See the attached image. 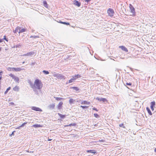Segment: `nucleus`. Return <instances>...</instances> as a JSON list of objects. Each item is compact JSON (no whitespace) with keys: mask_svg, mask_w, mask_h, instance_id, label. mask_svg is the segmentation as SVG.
Segmentation results:
<instances>
[{"mask_svg":"<svg viewBox=\"0 0 156 156\" xmlns=\"http://www.w3.org/2000/svg\"><path fill=\"white\" fill-rule=\"evenodd\" d=\"M22 69L21 68L17 67V68H12V71H15L16 72L20 71Z\"/></svg>","mask_w":156,"mask_h":156,"instance_id":"nucleus-8","label":"nucleus"},{"mask_svg":"<svg viewBox=\"0 0 156 156\" xmlns=\"http://www.w3.org/2000/svg\"><path fill=\"white\" fill-rule=\"evenodd\" d=\"M27 122H24L23 123L21 126H19L16 129H20V127H23L24 126V125L27 124Z\"/></svg>","mask_w":156,"mask_h":156,"instance_id":"nucleus-21","label":"nucleus"},{"mask_svg":"<svg viewBox=\"0 0 156 156\" xmlns=\"http://www.w3.org/2000/svg\"><path fill=\"white\" fill-rule=\"evenodd\" d=\"M9 76L10 77H12V79H13V78H14V77H15V76L14 74H12V73H10V74H9Z\"/></svg>","mask_w":156,"mask_h":156,"instance_id":"nucleus-30","label":"nucleus"},{"mask_svg":"<svg viewBox=\"0 0 156 156\" xmlns=\"http://www.w3.org/2000/svg\"><path fill=\"white\" fill-rule=\"evenodd\" d=\"M31 109L32 110H35L37 111H38V112H42V110L40 109V108L36 107H32L31 108Z\"/></svg>","mask_w":156,"mask_h":156,"instance_id":"nucleus-7","label":"nucleus"},{"mask_svg":"<svg viewBox=\"0 0 156 156\" xmlns=\"http://www.w3.org/2000/svg\"><path fill=\"white\" fill-rule=\"evenodd\" d=\"M21 28L19 27H17L14 31V32L15 33H16L18 32L19 34V31L20 30Z\"/></svg>","mask_w":156,"mask_h":156,"instance_id":"nucleus-11","label":"nucleus"},{"mask_svg":"<svg viewBox=\"0 0 156 156\" xmlns=\"http://www.w3.org/2000/svg\"><path fill=\"white\" fill-rule=\"evenodd\" d=\"M11 89V87H8L7 89H6V90L5 92V94H6L7 92H8V91L9 90Z\"/></svg>","mask_w":156,"mask_h":156,"instance_id":"nucleus-28","label":"nucleus"},{"mask_svg":"<svg viewBox=\"0 0 156 156\" xmlns=\"http://www.w3.org/2000/svg\"><path fill=\"white\" fill-rule=\"evenodd\" d=\"M60 76L62 78H63V77H64V76H62V75H61V76Z\"/></svg>","mask_w":156,"mask_h":156,"instance_id":"nucleus-47","label":"nucleus"},{"mask_svg":"<svg viewBox=\"0 0 156 156\" xmlns=\"http://www.w3.org/2000/svg\"><path fill=\"white\" fill-rule=\"evenodd\" d=\"M81 104L82 105H89L90 104V102L86 101H83L81 102Z\"/></svg>","mask_w":156,"mask_h":156,"instance_id":"nucleus-12","label":"nucleus"},{"mask_svg":"<svg viewBox=\"0 0 156 156\" xmlns=\"http://www.w3.org/2000/svg\"><path fill=\"white\" fill-rule=\"evenodd\" d=\"M76 123H71V124H69V125H64V127H67V126H76Z\"/></svg>","mask_w":156,"mask_h":156,"instance_id":"nucleus-14","label":"nucleus"},{"mask_svg":"<svg viewBox=\"0 0 156 156\" xmlns=\"http://www.w3.org/2000/svg\"><path fill=\"white\" fill-rule=\"evenodd\" d=\"M119 126L120 127H122L124 128H125V127L124 126V124L123 123H121V124H120L119 125Z\"/></svg>","mask_w":156,"mask_h":156,"instance_id":"nucleus-33","label":"nucleus"},{"mask_svg":"<svg viewBox=\"0 0 156 156\" xmlns=\"http://www.w3.org/2000/svg\"><path fill=\"white\" fill-rule=\"evenodd\" d=\"M80 107H81L82 108L84 109V108H88V106H80Z\"/></svg>","mask_w":156,"mask_h":156,"instance_id":"nucleus-32","label":"nucleus"},{"mask_svg":"<svg viewBox=\"0 0 156 156\" xmlns=\"http://www.w3.org/2000/svg\"><path fill=\"white\" fill-rule=\"evenodd\" d=\"M1 48L0 47V51H1Z\"/></svg>","mask_w":156,"mask_h":156,"instance_id":"nucleus-50","label":"nucleus"},{"mask_svg":"<svg viewBox=\"0 0 156 156\" xmlns=\"http://www.w3.org/2000/svg\"><path fill=\"white\" fill-rule=\"evenodd\" d=\"M129 7L130 10V12L132 13V14L130 15L133 16H135L136 15L135 9L133 5L130 4L129 5Z\"/></svg>","mask_w":156,"mask_h":156,"instance_id":"nucleus-3","label":"nucleus"},{"mask_svg":"<svg viewBox=\"0 0 156 156\" xmlns=\"http://www.w3.org/2000/svg\"><path fill=\"white\" fill-rule=\"evenodd\" d=\"M94 116L96 118H98L99 117L98 115L97 114H94Z\"/></svg>","mask_w":156,"mask_h":156,"instance_id":"nucleus-34","label":"nucleus"},{"mask_svg":"<svg viewBox=\"0 0 156 156\" xmlns=\"http://www.w3.org/2000/svg\"><path fill=\"white\" fill-rule=\"evenodd\" d=\"M63 104V103L62 101H60L59 103L57 105V108L58 109H61L62 107Z\"/></svg>","mask_w":156,"mask_h":156,"instance_id":"nucleus-6","label":"nucleus"},{"mask_svg":"<svg viewBox=\"0 0 156 156\" xmlns=\"http://www.w3.org/2000/svg\"><path fill=\"white\" fill-rule=\"evenodd\" d=\"M9 105H14V103L13 102H11L10 103H9Z\"/></svg>","mask_w":156,"mask_h":156,"instance_id":"nucleus-40","label":"nucleus"},{"mask_svg":"<svg viewBox=\"0 0 156 156\" xmlns=\"http://www.w3.org/2000/svg\"><path fill=\"white\" fill-rule=\"evenodd\" d=\"M12 68H13L9 67L8 68L7 70L9 71H12Z\"/></svg>","mask_w":156,"mask_h":156,"instance_id":"nucleus-35","label":"nucleus"},{"mask_svg":"<svg viewBox=\"0 0 156 156\" xmlns=\"http://www.w3.org/2000/svg\"><path fill=\"white\" fill-rule=\"evenodd\" d=\"M43 3L44 6L46 8H48V5L47 2L46 1H44Z\"/></svg>","mask_w":156,"mask_h":156,"instance_id":"nucleus-20","label":"nucleus"},{"mask_svg":"<svg viewBox=\"0 0 156 156\" xmlns=\"http://www.w3.org/2000/svg\"><path fill=\"white\" fill-rule=\"evenodd\" d=\"M99 142H103L104 141V140H99Z\"/></svg>","mask_w":156,"mask_h":156,"instance_id":"nucleus-43","label":"nucleus"},{"mask_svg":"<svg viewBox=\"0 0 156 156\" xmlns=\"http://www.w3.org/2000/svg\"><path fill=\"white\" fill-rule=\"evenodd\" d=\"M2 42V39H0V43Z\"/></svg>","mask_w":156,"mask_h":156,"instance_id":"nucleus-45","label":"nucleus"},{"mask_svg":"<svg viewBox=\"0 0 156 156\" xmlns=\"http://www.w3.org/2000/svg\"><path fill=\"white\" fill-rule=\"evenodd\" d=\"M72 88L76 90V91H78L79 90V89L77 87H72Z\"/></svg>","mask_w":156,"mask_h":156,"instance_id":"nucleus-29","label":"nucleus"},{"mask_svg":"<svg viewBox=\"0 0 156 156\" xmlns=\"http://www.w3.org/2000/svg\"><path fill=\"white\" fill-rule=\"evenodd\" d=\"M27 30V29L26 28H22L19 31V34L25 32Z\"/></svg>","mask_w":156,"mask_h":156,"instance_id":"nucleus-17","label":"nucleus"},{"mask_svg":"<svg viewBox=\"0 0 156 156\" xmlns=\"http://www.w3.org/2000/svg\"><path fill=\"white\" fill-rule=\"evenodd\" d=\"M93 109L94 110H95L97 112H98V109L96 108H93Z\"/></svg>","mask_w":156,"mask_h":156,"instance_id":"nucleus-39","label":"nucleus"},{"mask_svg":"<svg viewBox=\"0 0 156 156\" xmlns=\"http://www.w3.org/2000/svg\"><path fill=\"white\" fill-rule=\"evenodd\" d=\"M14 91H18L19 90V87L18 86H16L13 88Z\"/></svg>","mask_w":156,"mask_h":156,"instance_id":"nucleus-19","label":"nucleus"},{"mask_svg":"<svg viewBox=\"0 0 156 156\" xmlns=\"http://www.w3.org/2000/svg\"><path fill=\"white\" fill-rule=\"evenodd\" d=\"M65 25H69L70 24H69V23H65Z\"/></svg>","mask_w":156,"mask_h":156,"instance_id":"nucleus-41","label":"nucleus"},{"mask_svg":"<svg viewBox=\"0 0 156 156\" xmlns=\"http://www.w3.org/2000/svg\"><path fill=\"white\" fill-rule=\"evenodd\" d=\"M66 22H63L62 23V24H65V23Z\"/></svg>","mask_w":156,"mask_h":156,"instance_id":"nucleus-46","label":"nucleus"},{"mask_svg":"<svg viewBox=\"0 0 156 156\" xmlns=\"http://www.w3.org/2000/svg\"><path fill=\"white\" fill-rule=\"evenodd\" d=\"M80 77L81 76L78 74L76 75L72 76V78L69 80V83H71L74 82L76 79L78 78H80Z\"/></svg>","mask_w":156,"mask_h":156,"instance_id":"nucleus-2","label":"nucleus"},{"mask_svg":"<svg viewBox=\"0 0 156 156\" xmlns=\"http://www.w3.org/2000/svg\"><path fill=\"white\" fill-rule=\"evenodd\" d=\"M3 39L5 40L6 41H8V39L6 38V36L5 35L4 36V38H3Z\"/></svg>","mask_w":156,"mask_h":156,"instance_id":"nucleus-38","label":"nucleus"},{"mask_svg":"<svg viewBox=\"0 0 156 156\" xmlns=\"http://www.w3.org/2000/svg\"><path fill=\"white\" fill-rule=\"evenodd\" d=\"M146 110H147V112L148 113V114L151 115H152V112H151V110H150V109L148 107H147L146 108Z\"/></svg>","mask_w":156,"mask_h":156,"instance_id":"nucleus-16","label":"nucleus"},{"mask_svg":"<svg viewBox=\"0 0 156 156\" xmlns=\"http://www.w3.org/2000/svg\"><path fill=\"white\" fill-rule=\"evenodd\" d=\"M54 98L57 101H60V100H62L63 99L62 98H58V97H54Z\"/></svg>","mask_w":156,"mask_h":156,"instance_id":"nucleus-27","label":"nucleus"},{"mask_svg":"<svg viewBox=\"0 0 156 156\" xmlns=\"http://www.w3.org/2000/svg\"><path fill=\"white\" fill-rule=\"evenodd\" d=\"M34 54V53L33 52H29L27 54V56H31L33 55Z\"/></svg>","mask_w":156,"mask_h":156,"instance_id":"nucleus-26","label":"nucleus"},{"mask_svg":"<svg viewBox=\"0 0 156 156\" xmlns=\"http://www.w3.org/2000/svg\"><path fill=\"white\" fill-rule=\"evenodd\" d=\"M58 115L60 116V117L62 118H64L65 117V115H62L59 113H58Z\"/></svg>","mask_w":156,"mask_h":156,"instance_id":"nucleus-24","label":"nucleus"},{"mask_svg":"<svg viewBox=\"0 0 156 156\" xmlns=\"http://www.w3.org/2000/svg\"><path fill=\"white\" fill-rule=\"evenodd\" d=\"M74 4L76 5H77L78 7H80V3H79L78 1L75 0L74 1Z\"/></svg>","mask_w":156,"mask_h":156,"instance_id":"nucleus-13","label":"nucleus"},{"mask_svg":"<svg viewBox=\"0 0 156 156\" xmlns=\"http://www.w3.org/2000/svg\"><path fill=\"white\" fill-rule=\"evenodd\" d=\"M96 99L99 101L105 102L107 101V100L105 98H97Z\"/></svg>","mask_w":156,"mask_h":156,"instance_id":"nucleus-9","label":"nucleus"},{"mask_svg":"<svg viewBox=\"0 0 156 156\" xmlns=\"http://www.w3.org/2000/svg\"><path fill=\"white\" fill-rule=\"evenodd\" d=\"M52 140L51 139H48V141H51V140Z\"/></svg>","mask_w":156,"mask_h":156,"instance_id":"nucleus-48","label":"nucleus"},{"mask_svg":"<svg viewBox=\"0 0 156 156\" xmlns=\"http://www.w3.org/2000/svg\"><path fill=\"white\" fill-rule=\"evenodd\" d=\"M75 100L73 98H70L69 100V103L70 104H72L73 103Z\"/></svg>","mask_w":156,"mask_h":156,"instance_id":"nucleus-18","label":"nucleus"},{"mask_svg":"<svg viewBox=\"0 0 156 156\" xmlns=\"http://www.w3.org/2000/svg\"><path fill=\"white\" fill-rule=\"evenodd\" d=\"M43 72L45 74H48L49 73L48 71L46 70H43Z\"/></svg>","mask_w":156,"mask_h":156,"instance_id":"nucleus-31","label":"nucleus"},{"mask_svg":"<svg viewBox=\"0 0 156 156\" xmlns=\"http://www.w3.org/2000/svg\"><path fill=\"white\" fill-rule=\"evenodd\" d=\"M107 13L109 16H113L114 14V12L112 9L109 8L107 11Z\"/></svg>","mask_w":156,"mask_h":156,"instance_id":"nucleus-4","label":"nucleus"},{"mask_svg":"<svg viewBox=\"0 0 156 156\" xmlns=\"http://www.w3.org/2000/svg\"><path fill=\"white\" fill-rule=\"evenodd\" d=\"M119 48H121L122 50H123L126 52H127L128 51V50L127 49V48L124 46H119Z\"/></svg>","mask_w":156,"mask_h":156,"instance_id":"nucleus-10","label":"nucleus"},{"mask_svg":"<svg viewBox=\"0 0 156 156\" xmlns=\"http://www.w3.org/2000/svg\"><path fill=\"white\" fill-rule=\"evenodd\" d=\"M32 127L35 128H37V127H43V126L40 125H38L37 124H34L32 126Z\"/></svg>","mask_w":156,"mask_h":156,"instance_id":"nucleus-15","label":"nucleus"},{"mask_svg":"<svg viewBox=\"0 0 156 156\" xmlns=\"http://www.w3.org/2000/svg\"><path fill=\"white\" fill-rule=\"evenodd\" d=\"M13 79H14V81L18 82H19V80L18 77L16 76H15L14 78H13Z\"/></svg>","mask_w":156,"mask_h":156,"instance_id":"nucleus-22","label":"nucleus"},{"mask_svg":"<svg viewBox=\"0 0 156 156\" xmlns=\"http://www.w3.org/2000/svg\"><path fill=\"white\" fill-rule=\"evenodd\" d=\"M91 0H85V1L88 2L90 1Z\"/></svg>","mask_w":156,"mask_h":156,"instance_id":"nucleus-44","label":"nucleus"},{"mask_svg":"<svg viewBox=\"0 0 156 156\" xmlns=\"http://www.w3.org/2000/svg\"><path fill=\"white\" fill-rule=\"evenodd\" d=\"M42 87L43 84L41 81L38 79H36L35 80L34 84L32 86V88L40 90L42 88Z\"/></svg>","mask_w":156,"mask_h":156,"instance_id":"nucleus-1","label":"nucleus"},{"mask_svg":"<svg viewBox=\"0 0 156 156\" xmlns=\"http://www.w3.org/2000/svg\"><path fill=\"white\" fill-rule=\"evenodd\" d=\"M87 153H93L94 154H95V153H96V152H94V150H87Z\"/></svg>","mask_w":156,"mask_h":156,"instance_id":"nucleus-25","label":"nucleus"},{"mask_svg":"<svg viewBox=\"0 0 156 156\" xmlns=\"http://www.w3.org/2000/svg\"><path fill=\"white\" fill-rule=\"evenodd\" d=\"M15 132V131H13L12 133L10 135V136H12V135H14V133Z\"/></svg>","mask_w":156,"mask_h":156,"instance_id":"nucleus-37","label":"nucleus"},{"mask_svg":"<svg viewBox=\"0 0 156 156\" xmlns=\"http://www.w3.org/2000/svg\"><path fill=\"white\" fill-rule=\"evenodd\" d=\"M151 108L152 110V111H153L154 110V107L155 105V101H153L151 102Z\"/></svg>","mask_w":156,"mask_h":156,"instance_id":"nucleus-5","label":"nucleus"},{"mask_svg":"<svg viewBox=\"0 0 156 156\" xmlns=\"http://www.w3.org/2000/svg\"><path fill=\"white\" fill-rule=\"evenodd\" d=\"M126 85H128V86H131L132 85V84L131 83H126Z\"/></svg>","mask_w":156,"mask_h":156,"instance_id":"nucleus-36","label":"nucleus"},{"mask_svg":"<svg viewBox=\"0 0 156 156\" xmlns=\"http://www.w3.org/2000/svg\"><path fill=\"white\" fill-rule=\"evenodd\" d=\"M58 23H62H62L63 22H62L61 21V20H59V22H58Z\"/></svg>","mask_w":156,"mask_h":156,"instance_id":"nucleus-42","label":"nucleus"},{"mask_svg":"<svg viewBox=\"0 0 156 156\" xmlns=\"http://www.w3.org/2000/svg\"><path fill=\"white\" fill-rule=\"evenodd\" d=\"M154 152H156V148L154 149Z\"/></svg>","mask_w":156,"mask_h":156,"instance_id":"nucleus-49","label":"nucleus"},{"mask_svg":"<svg viewBox=\"0 0 156 156\" xmlns=\"http://www.w3.org/2000/svg\"><path fill=\"white\" fill-rule=\"evenodd\" d=\"M49 108H50L53 109V108H54L55 106V105L54 104H52L50 105H49Z\"/></svg>","mask_w":156,"mask_h":156,"instance_id":"nucleus-23","label":"nucleus"}]
</instances>
